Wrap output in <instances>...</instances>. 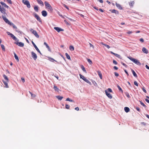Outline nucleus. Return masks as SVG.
<instances>
[{
  "instance_id": "26",
  "label": "nucleus",
  "mask_w": 149,
  "mask_h": 149,
  "mask_svg": "<svg viewBox=\"0 0 149 149\" xmlns=\"http://www.w3.org/2000/svg\"><path fill=\"white\" fill-rule=\"evenodd\" d=\"M3 77H4V79L6 80V81L8 82L9 79L8 77L5 74H3Z\"/></svg>"
},
{
  "instance_id": "62",
  "label": "nucleus",
  "mask_w": 149,
  "mask_h": 149,
  "mask_svg": "<svg viewBox=\"0 0 149 149\" xmlns=\"http://www.w3.org/2000/svg\"><path fill=\"white\" fill-rule=\"evenodd\" d=\"M93 83L94 84V85L95 86H96L97 85V84L96 83V82L95 81H94V82H93Z\"/></svg>"
},
{
  "instance_id": "33",
  "label": "nucleus",
  "mask_w": 149,
  "mask_h": 149,
  "mask_svg": "<svg viewBox=\"0 0 149 149\" xmlns=\"http://www.w3.org/2000/svg\"><path fill=\"white\" fill-rule=\"evenodd\" d=\"M65 54V56H66V57L67 58V59H68L70 60L71 59H70V56L67 53H66Z\"/></svg>"
},
{
  "instance_id": "10",
  "label": "nucleus",
  "mask_w": 149,
  "mask_h": 149,
  "mask_svg": "<svg viewBox=\"0 0 149 149\" xmlns=\"http://www.w3.org/2000/svg\"><path fill=\"white\" fill-rule=\"evenodd\" d=\"M2 17L3 20L6 23L10 25L12 22H10L8 19L6 18V16H4L3 15H2Z\"/></svg>"
},
{
  "instance_id": "57",
  "label": "nucleus",
  "mask_w": 149,
  "mask_h": 149,
  "mask_svg": "<svg viewBox=\"0 0 149 149\" xmlns=\"http://www.w3.org/2000/svg\"><path fill=\"white\" fill-rule=\"evenodd\" d=\"M113 68L114 69L116 70H117L118 69V68L116 67V66H114Z\"/></svg>"
},
{
  "instance_id": "43",
  "label": "nucleus",
  "mask_w": 149,
  "mask_h": 149,
  "mask_svg": "<svg viewBox=\"0 0 149 149\" xmlns=\"http://www.w3.org/2000/svg\"><path fill=\"white\" fill-rule=\"evenodd\" d=\"M107 90V91L108 92H110L111 93L112 92V90H111V89L110 88H108Z\"/></svg>"
},
{
  "instance_id": "23",
  "label": "nucleus",
  "mask_w": 149,
  "mask_h": 149,
  "mask_svg": "<svg viewBox=\"0 0 149 149\" xmlns=\"http://www.w3.org/2000/svg\"><path fill=\"white\" fill-rule=\"evenodd\" d=\"M44 44L46 46V47L47 48L48 50L49 51H50V47L49 46H48V45L47 43L46 42H44Z\"/></svg>"
},
{
  "instance_id": "37",
  "label": "nucleus",
  "mask_w": 149,
  "mask_h": 149,
  "mask_svg": "<svg viewBox=\"0 0 149 149\" xmlns=\"http://www.w3.org/2000/svg\"><path fill=\"white\" fill-rule=\"evenodd\" d=\"M81 68L82 70L84 72H85L86 73L87 72L85 68L83 65H82L81 66Z\"/></svg>"
},
{
  "instance_id": "29",
  "label": "nucleus",
  "mask_w": 149,
  "mask_h": 149,
  "mask_svg": "<svg viewBox=\"0 0 149 149\" xmlns=\"http://www.w3.org/2000/svg\"><path fill=\"white\" fill-rule=\"evenodd\" d=\"M134 3V1H131L129 3V5L130 7H133V5Z\"/></svg>"
},
{
  "instance_id": "35",
  "label": "nucleus",
  "mask_w": 149,
  "mask_h": 149,
  "mask_svg": "<svg viewBox=\"0 0 149 149\" xmlns=\"http://www.w3.org/2000/svg\"><path fill=\"white\" fill-rule=\"evenodd\" d=\"M54 88L55 91H57L58 92V91L59 89L55 85H54Z\"/></svg>"
},
{
  "instance_id": "50",
  "label": "nucleus",
  "mask_w": 149,
  "mask_h": 149,
  "mask_svg": "<svg viewBox=\"0 0 149 149\" xmlns=\"http://www.w3.org/2000/svg\"><path fill=\"white\" fill-rule=\"evenodd\" d=\"M134 84L135 85L137 86H138V84L137 82L136 81L134 82Z\"/></svg>"
},
{
  "instance_id": "41",
  "label": "nucleus",
  "mask_w": 149,
  "mask_h": 149,
  "mask_svg": "<svg viewBox=\"0 0 149 149\" xmlns=\"http://www.w3.org/2000/svg\"><path fill=\"white\" fill-rule=\"evenodd\" d=\"M125 94L127 97L129 98L130 97V96L128 93L126 92L125 93Z\"/></svg>"
},
{
  "instance_id": "28",
  "label": "nucleus",
  "mask_w": 149,
  "mask_h": 149,
  "mask_svg": "<svg viewBox=\"0 0 149 149\" xmlns=\"http://www.w3.org/2000/svg\"><path fill=\"white\" fill-rule=\"evenodd\" d=\"M3 82L4 84L5 85V87L6 88H8V82H7L6 81H3Z\"/></svg>"
},
{
  "instance_id": "27",
  "label": "nucleus",
  "mask_w": 149,
  "mask_h": 149,
  "mask_svg": "<svg viewBox=\"0 0 149 149\" xmlns=\"http://www.w3.org/2000/svg\"><path fill=\"white\" fill-rule=\"evenodd\" d=\"M124 110L127 113L129 111L130 109L128 107H125L124 108Z\"/></svg>"
},
{
  "instance_id": "47",
  "label": "nucleus",
  "mask_w": 149,
  "mask_h": 149,
  "mask_svg": "<svg viewBox=\"0 0 149 149\" xmlns=\"http://www.w3.org/2000/svg\"><path fill=\"white\" fill-rule=\"evenodd\" d=\"M115 56L118 58H120V56L119 54H115Z\"/></svg>"
},
{
  "instance_id": "5",
  "label": "nucleus",
  "mask_w": 149,
  "mask_h": 149,
  "mask_svg": "<svg viewBox=\"0 0 149 149\" xmlns=\"http://www.w3.org/2000/svg\"><path fill=\"white\" fill-rule=\"evenodd\" d=\"M22 2L25 5H26L27 7L29 8L31 7V6L29 1L27 0H23Z\"/></svg>"
},
{
  "instance_id": "16",
  "label": "nucleus",
  "mask_w": 149,
  "mask_h": 149,
  "mask_svg": "<svg viewBox=\"0 0 149 149\" xmlns=\"http://www.w3.org/2000/svg\"><path fill=\"white\" fill-rule=\"evenodd\" d=\"M110 11L112 13H115L116 15H118L119 14L118 11V10L115 9L112 10H110Z\"/></svg>"
},
{
  "instance_id": "34",
  "label": "nucleus",
  "mask_w": 149,
  "mask_h": 149,
  "mask_svg": "<svg viewBox=\"0 0 149 149\" xmlns=\"http://www.w3.org/2000/svg\"><path fill=\"white\" fill-rule=\"evenodd\" d=\"M69 49L71 51H73L74 50V47L72 45H71L70 46Z\"/></svg>"
},
{
  "instance_id": "58",
  "label": "nucleus",
  "mask_w": 149,
  "mask_h": 149,
  "mask_svg": "<svg viewBox=\"0 0 149 149\" xmlns=\"http://www.w3.org/2000/svg\"><path fill=\"white\" fill-rule=\"evenodd\" d=\"M75 109L77 111H78L79 110V108L78 107H77L75 108Z\"/></svg>"
},
{
  "instance_id": "9",
  "label": "nucleus",
  "mask_w": 149,
  "mask_h": 149,
  "mask_svg": "<svg viewBox=\"0 0 149 149\" xmlns=\"http://www.w3.org/2000/svg\"><path fill=\"white\" fill-rule=\"evenodd\" d=\"M34 17L38 21L40 22H41L42 21L40 17L36 13H35L33 15Z\"/></svg>"
},
{
  "instance_id": "13",
  "label": "nucleus",
  "mask_w": 149,
  "mask_h": 149,
  "mask_svg": "<svg viewBox=\"0 0 149 149\" xmlns=\"http://www.w3.org/2000/svg\"><path fill=\"white\" fill-rule=\"evenodd\" d=\"M105 93L107 96L110 99L112 98V96L110 93H109L107 90H105Z\"/></svg>"
},
{
  "instance_id": "7",
  "label": "nucleus",
  "mask_w": 149,
  "mask_h": 149,
  "mask_svg": "<svg viewBox=\"0 0 149 149\" xmlns=\"http://www.w3.org/2000/svg\"><path fill=\"white\" fill-rule=\"evenodd\" d=\"M6 33L8 35L10 36L14 40H17V39L13 34L8 31H7Z\"/></svg>"
},
{
  "instance_id": "56",
  "label": "nucleus",
  "mask_w": 149,
  "mask_h": 149,
  "mask_svg": "<svg viewBox=\"0 0 149 149\" xmlns=\"http://www.w3.org/2000/svg\"><path fill=\"white\" fill-rule=\"evenodd\" d=\"M64 6L67 9H68V10H69V9L68 8V6L64 4Z\"/></svg>"
},
{
  "instance_id": "32",
  "label": "nucleus",
  "mask_w": 149,
  "mask_h": 149,
  "mask_svg": "<svg viewBox=\"0 0 149 149\" xmlns=\"http://www.w3.org/2000/svg\"><path fill=\"white\" fill-rule=\"evenodd\" d=\"M34 10L38 12V11L39 10V8L38 6H35L34 7Z\"/></svg>"
},
{
  "instance_id": "49",
  "label": "nucleus",
  "mask_w": 149,
  "mask_h": 149,
  "mask_svg": "<svg viewBox=\"0 0 149 149\" xmlns=\"http://www.w3.org/2000/svg\"><path fill=\"white\" fill-rule=\"evenodd\" d=\"M8 3L10 4H12V2L11 0H6Z\"/></svg>"
},
{
  "instance_id": "22",
  "label": "nucleus",
  "mask_w": 149,
  "mask_h": 149,
  "mask_svg": "<svg viewBox=\"0 0 149 149\" xmlns=\"http://www.w3.org/2000/svg\"><path fill=\"white\" fill-rule=\"evenodd\" d=\"M38 3L42 6H44V3L41 0H36Z\"/></svg>"
},
{
  "instance_id": "51",
  "label": "nucleus",
  "mask_w": 149,
  "mask_h": 149,
  "mask_svg": "<svg viewBox=\"0 0 149 149\" xmlns=\"http://www.w3.org/2000/svg\"><path fill=\"white\" fill-rule=\"evenodd\" d=\"M114 74L116 77H118L119 75V74L116 72H114Z\"/></svg>"
},
{
  "instance_id": "25",
  "label": "nucleus",
  "mask_w": 149,
  "mask_h": 149,
  "mask_svg": "<svg viewBox=\"0 0 149 149\" xmlns=\"http://www.w3.org/2000/svg\"><path fill=\"white\" fill-rule=\"evenodd\" d=\"M131 71L132 73V74H133L134 76L135 77H137V74H136L135 72L132 69L131 70Z\"/></svg>"
},
{
  "instance_id": "36",
  "label": "nucleus",
  "mask_w": 149,
  "mask_h": 149,
  "mask_svg": "<svg viewBox=\"0 0 149 149\" xmlns=\"http://www.w3.org/2000/svg\"><path fill=\"white\" fill-rule=\"evenodd\" d=\"M1 46L2 50L4 51H5V49L4 45L3 44H1Z\"/></svg>"
},
{
  "instance_id": "46",
  "label": "nucleus",
  "mask_w": 149,
  "mask_h": 149,
  "mask_svg": "<svg viewBox=\"0 0 149 149\" xmlns=\"http://www.w3.org/2000/svg\"><path fill=\"white\" fill-rule=\"evenodd\" d=\"M141 104L144 107H146V106L142 102L140 101Z\"/></svg>"
},
{
  "instance_id": "18",
  "label": "nucleus",
  "mask_w": 149,
  "mask_h": 149,
  "mask_svg": "<svg viewBox=\"0 0 149 149\" xmlns=\"http://www.w3.org/2000/svg\"><path fill=\"white\" fill-rule=\"evenodd\" d=\"M116 7L119 9L120 10H122L123 9L122 7H121V5L118 3H117L116 2Z\"/></svg>"
},
{
  "instance_id": "24",
  "label": "nucleus",
  "mask_w": 149,
  "mask_h": 149,
  "mask_svg": "<svg viewBox=\"0 0 149 149\" xmlns=\"http://www.w3.org/2000/svg\"><path fill=\"white\" fill-rule=\"evenodd\" d=\"M49 60L51 62H54V61H55L57 63H58L54 59L51 57L49 58Z\"/></svg>"
},
{
  "instance_id": "39",
  "label": "nucleus",
  "mask_w": 149,
  "mask_h": 149,
  "mask_svg": "<svg viewBox=\"0 0 149 149\" xmlns=\"http://www.w3.org/2000/svg\"><path fill=\"white\" fill-rule=\"evenodd\" d=\"M29 92L31 94L32 97H36V95L35 94H33L31 92H30V91H29Z\"/></svg>"
},
{
  "instance_id": "63",
  "label": "nucleus",
  "mask_w": 149,
  "mask_h": 149,
  "mask_svg": "<svg viewBox=\"0 0 149 149\" xmlns=\"http://www.w3.org/2000/svg\"><path fill=\"white\" fill-rule=\"evenodd\" d=\"M21 79L22 80L23 82H25V80L24 78H22Z\"/></svg>"
},
{
  "instance_id": "2",
  "label": "nucleus",
  "mask_w": 149,
  "mask_h": 149,
  "mask_svg": "<svg viewBox=\"0 0 149 149\" xmlns=\"http://www.w3.org/2000/svg\"><path fill=\"white\" fill-rule=\"evenodd\" d=\"M128 58L136 64L139 65H141V63L138 60L132 58L131 56L128 57Z\"/></svg>"
},
{
  "instance_id": "4",
  "label": "nucleus",
  "mask_w": 149,
  "mask_h": 149,
  "mask_svg": "<svg viewBox=\"0 0 149 149\" xmlns=\"http://www.w3.org/2000/svg\"><path fill=\"white\" fill-rule=\"evenodd\" d=\"M80 78L81 79H82L85 82L89 84L90 85H91V82L87 79L85 78L84 76L81 75V74H79Z\"/></svg>"
},
{
  "instance_id": "52",
  "label": "nucleus",
  "mask_w": 149,
  "mask_h": 149,
  "mask_svg": "<svg viewBox=\"0 0 149 149\" xmlns=\"http://www.w3.org/2000/svg\"><path fill=\"white\" fill-rule=\"evenodd\" d=\"M142 89L143 91L145 93H147V91H146V90L144 88H142Z\"/></svg>"
},
{
  "instance_id": "64",
  "label": "nucleus",
  "mask_w": 149,
  "mask_h": 149,
  "mask_svg": "<svg viewBox=\"0 0 149 149\" xmlns=\"http://www.w3.org/2000/svg\"><path fill=\"white\" fill-rule=\"evenodd\" d=\"M146 68H147V69L149 70V67L147 65H146Z\"/></svg>"
},
{
  "instance_id": "19",
  "label": "nucleus",
  "mask_w": 149,
  "mask_h": 149,
  "mask_svg": "<svg viewBox=\"0 0 149 149\" xmlns=\"http://www.w3.org/2000/svg\"><path fill=\"white\" fill-rule=\"evenodd\" d=\"M142 51L144 53L146 54L148 53V50L145 47H143L142 49Z\"/></svg>"
},
{
  "instance_id": "53",
  "label": "nucleus",
  "mask_w": 149,
  "mask_h": 149,
  "mask_svg": "<svg viewBox=\"0 0 149 149\" xmlns=\"http://www.w3.org/2000/svg\"><path fill=\"white\" fill-rule=\"evenodd\" d=\"M113 63L114 64H115V65H117V62L116 61H115V60H113Z\"/></svg>"
},
{
  "instance_id": "30",
  "label": "nucleus",
  "mask_w": 149,
  "mask_h": 149,
  "mask_svg": "<svg viewBox=\"0 0 149 149\" xmlns=\"http://www.w3.org/2000/svg\"><path fill=\"white\" fill-rule=\"evenodd\" d=\"M56 97L58 100H61L63 98V97L59 95L56 96Z\"/></svg>"
},
{
  "instance_id": "15",
  "label": "nucleus",
  "mask_w": 149,
  "mask_h": 149,
  "mask_svg": "<svg viewBox=\"0 0 149 149\" xmlns=\"http://www.w3.org/2000/svg\"><path fill=\"white\" fill-rule=\"evenodd\" d=\"M54 28L58 32H59L61 31H64L63 29L58 27H54Z\"/></svg>"
},
{
  "instance_id": "61",
  "label": "nucleus",
  "mask_w": 149,
  "mask_h": 149,
  "mask_svg": "<svg viewBox=\"0 0 149 149\" xmlns=\"http://www.w3.org/2000/svg\"><path fill=\"white\" fill-rule=\"evenodd\" d=\"M99 10L101 12L103 13V12H104V11H103V10L102 9H101V8H100V9H99Z\"/></svg>"
},
{
  "instance_id": "60",
  "label": "nucleus",
  "mask_w": 149,
  "mask_h": 149,
  "mask_svg": "<svg viewBox=\"0 0 149 149\" xmlns=\"http://www.w3.org/2000/svg\"><path fill=\"white\" fill-rule=\"evenodd\" d=\"M132 33V31H129L127 32V34H130Z\"/></svg>"
},
{
  "instance_id": "21",
  "label": "nucleus",
  "mask_w": 149,
  "mask_h": 149,
  "mask_svg": "<svg viewBox=\"0 0 149 149\" xmlns=\"http://www.w3.org/2000/svg\"><path fill=\"white\" fill-rule=\"evenodd\" d=\"M97 72L99 76V77L101 79H102V74L101 73V72L100 71H97Z\"/></svg>"
},
{
  "instance_id": "48",
  "label": "nucleus",
  "mask_w": 149,
  "mask_h": 149,
  "mask_svg": "<svg viewBox=\"0 0 149 149\" xmlns=\"http://www.w3.org/2000/svg\"><path fill=\"white\" fill-rule=\"evenodd\" d=\"M121 63L122 65H123L126 68L127 66V65H126V64H125V63H124L123 62H121Z\"/></svg>"
},
{
  "instance_id": "55",
  "label": "nucleus",
  "mask_w": 149,
  "mask_h": 149,
  "mask_svg": "<svg viewBox=\"0 0 149 149\" xmlns=\"http://www.w3.org/2000/svg\"><path fill=\"white\" fill-rule=\"evenodd\" d=\"M136 110L139 111V112H140V109L139 107H136Z\"/></svg>"
},
{
  "instance_id": "12",
  "label": "nucleus",
  "mask_w": 149,
  "mask_h": 149,
  "mask_svg": "<svg viewBox=\"0 0 149 149\" xmlns=\"http://www.w3.org/2000/svg\"><path fill=\"white\" fill-rule=\"evenodd\" d=\"M31 54L32 57L35 60H36L37 58L36 54L33 52H31Z\"/></svg>"
},
{
  "instance_id": "44",
  "label": "nucleus",
  "mask_w": 149,
  "mask_h": 149,
  "mask_svg": "<svg viewBox=\"0 0 149 149\" xmlns=\"http://www.w3.org/2000/svg\"><path fill=\"white\" fill-rule=\"evenodd\" d=\"M87 61L89 62L91 64L92 63V61L89 59H87Z\"/></svg>"
},
{
  "instance_id": "3",
  "label": "nucleus",
  "mask_w": 149,
  "mask_h": 149,
  "mask_svg": "<svg viewBox=\"0 0 149 149\" xmlns=\"http://www.w3.org/2000/svg\"><path fill=\"white\" fill-rule=\"evenodd\" d=\"M30 31L32 33L34 36L37 38H38L39 37V36L37 32L35 30H34L32 29H29Z\"/></svg>"
},
{
  "instance_id": "8",
  "label": "nucleus",
  "mask_w": 149,
  "mask_h": 149,
  "mask_svg": "<svg viewBox=\"0 0 149 149\" xmlns=\"http://www.w3.org/2000/svg\"><path fill=\"white\" fill-rule=\"evenodd\" d=\"M1 7V6H0V11L2 14H4L3 16H6L7 15V14L6 13V9L3 8H2Z\"/></svg>"
},
{
  "instance_id": "45",
  "label": "nucleus",
  "mask_w": 149,
  "mask_h": 149,
  "mask_svg": "<svg viewBox=\"0 0 149 149\" xmlns=\"http://www.w3.org/2000/svg\"><path fill=\"white\" fill-rule=\"evenodd\" d=\"M65 107L66 109H69V108H70V106L69 105H68L67 104H66Z\"/></svg>"
},
{
  "instance_id": "40",
  "label": "nucleus",
  "mask_w": 149,
  "mask_h": 149,
  "mask_svg": "<svg viewBox=\"0 0 149 149\" xmlns=\"http://www.w3.org/2000/svg\"><path fill=\"white\" fill-rule=\"evenodd\" d=\"M117 87L118 89L120 91H121L123 92V91L122 88L120 87L118 85L117 86Z\"/></svg>"
},
{
  "instance_id": "11",
  "label": "nucleus",
  "mask_w": 149,
  "mask_h": 149,
  "mask_svg": "<svg viewBox=\"0 0 149 149\" xmlns=\"http://www.w3.org/2000/svg\"><path fill=\"white\" fill-rule=\"evenodd\" d=\"M31 42L33 45L34 47L35 48V49H36V50L38 51V52H39L40 54H41V53L38 48V47H37L36 45H35V44L34 43V42L33 41H32Z\"/></svg>"
},
{
  "instance_id": "1",
  "label": "nucleus",
  "mask_w": 149,
  "mask_h": 149,
  "mask_svg": "<svg viewBox=\"0 0 149 149\" xmlns=\"http://www.w3.org/2000/svg\"><path fill=\"white\" fill-rule=\"evenodd\" d=\"M45 3L46 8L48 11L50 13H52L53 11V9L47 1H45Z\"/></svg>"
},
{
  "instance_id": "42",
  "label": "nucleus",
  "mask_w": 149,
  "mask_h": 149,
  "mask_svg": "<svg viewBox=\"0 0 149 149\" xmlns=\"http://www.w3.org/2000/svg\"><path fill=\"white\" fill-rule=\"evenodd\" d=\"M66 101H70V102H74L73 100H71V99H70V98H67L66 100Z\"/></svg>"
},
{
  "instance_id": "6",
  "label": "nucleus",
  "mask_w": 149,
  "mask_h": 149,
  "mask_svg": "<svg viewBox=\"0 0 149 149\" xmlns=\"http://www.w3.org/2000/svg\"><path fill=\"white\" fill-rule=\"evenodd\" d=\"M10 25H11L13 26V27L16 29L15 31L19 33L20 34L22 33V32L21 31H20L19 29H17V27L13 23H11V24H10Z\"/></svg>"
},
{
  "instance_id": "17",
  "label": "nucleus",
  "mask_w": 149,
  "mask_h": 149,
  "mask_svg": "<svg viewBox=\"0 0 149 149\" xmlns=\"http://www.w3.org/2000/svg\"><path fill=\"white\" fill-rule=\"evenodd\" d=\"M41 13L42 15L44 17H46L47 15V13L46 11L44 10H42L41 12Z\"/></svg>"
},
{
  "instance_id": "38",
  "label": "nucleus",
  "mask_w": 149,
  "mask_h": 149,
  "mask_svg": "<svg viewBox=\"0 0 149 149\" xmlns=\"http://www.w3.org/2000/svg\"><path fill=\"white\" fill-rule=\"evenodd\" d=\"M101 43L102 45H104L108 49H109L110 48V47L108 45L105 44H104L103 42H101Z\"/></svg>"
},
{
  "instance_id": "20",
  "label": "nucleus",
  "mask_w": 149,
  "mask_h": 149,
  "mask_svg": "<svg viewBox=\"0 0 149 149\" xmlns=\"http://www.w3.org/2000/svg\"><path fill=\"white\" fill-rule=\"evenodd\" d=\"M0 3L3 6H4V7L8 8H9V6L7 5L6 4L4 3L2 1H1L0 2Z\"/></svg>"
},
{
  "instance_id": "59",
  "label": "nucleus",
  "mask_w": 149,
  "mask_h": 149,
  "mask_svg": "<svg viewBox=\"0 0 149 149\" xmlns=\"http://www.w3.org/2000/svg\"><path fill=\"white\" fill-rule=\"evenodd\" d=\"M145 100L148 103H149V100H148V99H145Z\"/></svg>"
},
{
  "instance_id": "14",
  "label": "nucleus",
  "mask_w": 149,
  "mask_h": 149,
  "mask_svg": "<svg viewBox=\"0 0 149 149\" xmlns=\"http://www.w3.org/2000/svg\"><path fill=\"white\" fill-rule=\"evenodd\" d=\"M15 43L16 45H18L19 46L21 47H23L24 46V43L21 42H15Z\"/></svg>"
},
{
  "instance_id": "31",
  "label": "nucleus",
  "mask_w": 149,
  "mask_h": 149,
  "mask_svg": "<svg viewBox=\"0 0 149 149\" xmlns=\"http://www.w3.org/2000/svg\"><path fill=\"white\" fill-rule=\"evenodd\" d=\"M14 56H15V59L17 60V61H19V59L18 56H17V55L15 53H14Z\"/></svg>"
},
{
  "instance_id": "54",
  "label": "nucleus",
  "mask_w": 149,
  "mask_h": 149,
  "mask_svg": "<svg viewBox=\"0 0 149 149\" xmlns=\"http://www.w3.org/2000/svg\"><path fill=\"white\" fill-rule=\"evenodd\" d=\"M139 40L142 42H144V40L142 38H141Z\"/></svg>"
}]
</instances>
